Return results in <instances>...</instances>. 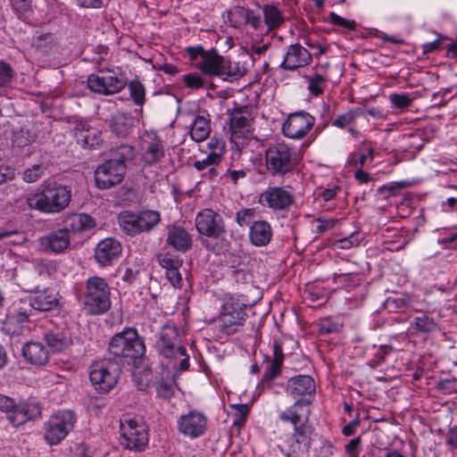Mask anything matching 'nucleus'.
Listing matches in <instances>:
<instances>
[{
  "instance_id": "nucleus-48",
  "label": "nucleus",
  "mask_w": 457,
  "mask_h": 457,
  "mask_svg": "<svg viewBox=\"0 0 457 457\" xmlns=\"http://www.w3.org/2000/svg\"><path fill=\"white\" fill-rule=\"evenodd\" d=\"M233 409L232 421L233 426L241 428L245 425L247 416L249 414V408L246 404H234L231 405Z\"/></svg>"
},
{
  "instance_id": "nucleus-34",
  "label": "nucleus",
  "mask_w": 457,
  "mask_h": 457,
  "mask_svg": "<svg viewBox=\"0 0 457 457\" xmlns=\"http://www.w3.org/2000/svg\"><path fill=\"white\" fill-rule=\"evenodd\" d=\"M45 340L53 352H62L72 345L71 337L65 332H48Z\"/></svg>"
},
{
  "instance_id": "nucleus-26",
  "label": "nucleus",
  "mask_w": 457,
  "mask_h": 457,
  "mask_svg": "<svg viewBox=\"0 0 457 457\" xmlns=\"http://www.w3.org/2000/svg\"><path fill=\"white\" fill-rule=\"evenodd\" d=\"M137 120L128 112H118L110 120L109 128L118 137H127L134 130Z\"/></svg>"
},
{
  "instance_id": "nucleus-5",
  "label": "nucleus",
  "mask_w": 457,
  "mask_h": 457,
  "mask_svg": "<svg viewBox=\"0 0 457 457\" xmlns=\"http://www.w3.org/2000/svg\"><path fill=\"white\" fill-rule=\"evenodd\" d=\"M145 351L144 341L134 328H125L112 336L109 342V352L116 357L137 359Z\"/></svg>"
},
{
  "instance_id": "nucleus-57",
  "label": "nucleus",
  "mask_w": 457,
  "mask_h": 457,
  "mask_svg": "<svg viewBox=\"0 0 457 457\" xmlns=\"http://www.w3.org/2000/svg\"><path fill=\"white\" fill-rule=\"evenodd\" d=\"M187 87L194 89H198L204 87V80L198 74L189 73L184 76L183 79Z\"/></svg>"
},
{
  "instance_id": "nucleus-24",
  "label": "nucleus",
  "mask_w": 457,
  "mask_h": 457,
  "mask_svg": "<svg viewBox=\"0 0 457 457\" xmlns=\"http://www.w3.org/2000/svg\"><path fill=\"white\" fill-rule=\"evenodd\" d=\"M63 229L69 232L82 233L94 228L96 225L95 219L87 213H71L63 218Z\"/></svg>"
},
{
  "instance_id": "nucleus-11",
  "label": "nucleus",
  "mask_w": 457,
  "mask_h": 457,
  "mask_svg": "<svg viewBox=\"0 0 457 457\" xmlns=\"http://www.w3.org/2000/svg\"><path fill=\"white\" fill-rule=\"evenodd\" d=\"M76 418L71 411L64 410L51 416L45 425V439L51 445L59 444L73 428Z\"/></svg>"
},
{
  "instance_id": "nucleus-20",
  "label": "nucleus",
  "mask_w": 457,
  "mask_h": 457,
  "mask_svg": "<svg viewBox=\"0 0 457 457\" xmlns=\"http://www.w3.org/2000/svg\"><path fill=\"white\" fill-rule=\"evenodd\" d=\"M120 253V243L116 239L107 237L97 244L95 258L101 266H109L119 258Z\"/></svg>"
},
{
  "instance_id": "nucleus-61",
  "label": "nucleus",
  "mask_w": 457,
  "mask_h": 457,
  "mask_svg": "<svg viewBox=\"0 0 457 457\" xmlns=\"http://www.w3.org/2000/svg\"><path fill=\"white\" fill-rule=\"evenodd\" d=\"M156 392L158 397L162 399H170L173 395V388L171 385L161 382L156 386Z\"/></svg>"
},
{
  "instance_id": "nucleus-17",
  "label": "nucleus",
  "mask_w": 457,
  "mask_h": 457,
  "mask_svg": "<svg viewBox=\"0 0 457 457\" xmlns=\"http://www.w3.org/2000/svg\"><path fill=\"white\" fill-rule=\"evenodd\" d=\"M259 203L273 211H285L293 204L294 195L285 187H269L261 194Z\"/></svg>"
},
{
  "instance_id": "nucleus-64",
  "label": "nucleus",
  "mask_w": 457,
  "mask_h": 457,
  "mask_svg": "<svg viewBox=\"0 0 457 457\" xmlns=\"http://www.w3.org/2000/svg\"><path fill=\"white\" fill-rule=\"evenodd\" d=\"M446 444L457 449V427L449 429L446 435Z\"/></svg>"
},
{
  "instance_id": "nucleus-38",
  "label": "nucleus",
  "mask_w": 457,
  "mask_h": 457,
  "mask_svg": "<svg viewBox=\"0 0 457 457\" xmlns=\"http://www.w3.org/2000/svg\"><path fill=\"white\" fill-rule=\"evenodd\" d=\"M236 15L244 17L247 23L251 24L254 29H257L261 25V17L255 15L253 11H245L243 7H237L234 11L228 12V20L231 26L237 27L238 21L234 20Z\"/></svg>"
},
{
  "instance_id": "nucleus-10",
  "label": "nucleus",
  "mask_w": 457,
  "mask_h": 457,
  "mask_svg": "<svg viewBox=\"0 0 457 457\" xmlns=\"http://www.w3.org/2000/svg\"><path fill=\"white\" fill-rule=\"evenodd\" d=\"M245 307L243 303L234 297H228L225 300L219 318L221 332L232 335L239 331L247 316Z\"/></svg>"
},
{
  "instance_id": "nucleus-52",
  "label": "nucleus",
  "mask_w": 457,
  "mask_h": 457,
  "mask_svg": "<svg viewBox=\"0 0 457 457\" xmlns=\"http://www.w3.org/2000/svg\"><path fill=\"white\" fill-rule=\"evenodd\" d=\"M388 303H393L398 309L403 308H411L415 312H423L424 308L416 307L414 304V296L406 295L402 297H397L393 300L388 301Z\"/></svg>"
},
{
  "instance_id": "nucleus-42",
  "label": "nucleus",
  "mask_w": 457,
  "mask_h": 457,
  "mask_svg": "<svg viewBox=\"0 0 457 457\" xmlns=\"http://www.w3.org/2000/svg\"><path fill=\"white\" fill-rule=\"evenodd\" d=\"M32 46L37 54L46 55L52 52L55 46L52 34H42L33 39Z\"/></svg>"
},
{
  "instance_id": "nucleus-46",
  "label": "nucleus",
  "mask_w": 457,
  "mask_h": 457,
  "mask_svg": "<svg viewBox=\"0 0 457 457\" xmlns=\"http://www.w3.org/2000/svg\"><path fill=\"white\" fill-rule=\"evenodd\" d=\"M129 90L134 104L142 106L145 101V88L143 83L137 79H133L129 83Z\"/></svg>"
},
{
  "instance_id": "nucleus-60",
  "label": "nucleus",
  "mask_w": 457,
  "mask_h": 457,
  "mask_svg": "<svg viewBox=\"0 0 457 457\" xmlns=\"http://www.w3.org/2000/svg\"><path fill=\"white\" fill-rule=\"evenodd\" d=\"M16 405L12 398L0 394V411L6 412L7 417L13 412Z\"/></svg>"
},
{
  "instance_id": "nucleus-2",
  "label": "nucleus",
  "mask_w": 457,
  "mask_h": 457,
  "mask_svg": "<svg viewBox=\"0 0 457 457\" xmlns=\"http://www.w3.org/2000/svg\"><path fill=\"white\" fill-rule=\"evenodd\" d=\"M71 191L55 181H45L40 189L27 198L30 209L43 213H58L68 207Z\"/></svg>"
},
{
  "instance_id": "nucleus-35",
  "label": "nucleus",
  "mask_w": 457,
  "mask_h": 457,
  "mask_svg": "<svg viewBox=\"0 0 457 457\" xmlns=\"http://www.w3.org/2000/svg\"><path fill=\"white\" fill-rule=\"evenodd\" d=\"M37 138V133L29 126H24L16 129L12 133V145L16 147H24L33 143Z\"/></svg>"
},
{
  "instance_id": "nucleus-22",
  "label": "nucleus",
  "mask_w": 457,
  "mask_h": 457,
  "mask_svg": "<svg viewBox=\"0 0 457 457\" xmlns=\"http://www.w3.org/2000/svg\"><path fill=\"white\" fill-rule=\"evenodd\" d=\"M70 244V237L63 228L50 232L39 238V245L46 253H62Z\"/></svg>"
},
{
  "instance_id": "nucleus-62",
  "label": "nucleus",
  "mask_w": 457,
  "mask_h": 457,
  "mask_svg": "<svg viewBox=\"0 0 457 457\" xmlns=\"http://www.w3.org/2000/svg\"><path fill=\"white\" fill-rule=\"evenodd\" d=\"M187 53L192 61H196L198 57L203 60L208 54V51H205L202 46H189L187 48Z\"/></svg>"
},
{
  "instance_id": "nucleus-14",
  "label": "nucleus",
  "mask_w": 457,
  "mask_h": 457,
  "mask_svg": "<svg viewBox=\"0 0 457 457\" xmlns=\"http://www.w3.org/2000/svg\"><path fill=\"white\" fill-rule=\"evenodd\" d=\"M126 85V79L122 75L115 73L91 74L87 78L88 88L99 95L116 94L123 89Z\"/></svg>"
},
{
  "instance_id": "nucleus-32",
  "label": "nucleus",
  "mask_w": 457,
  "mask_h": 457,
  "mask_svg": "<svg viewBox=\"0 0 457 457\" xmlns=\"http://www.w3.org/2000/svg\"><path fill=\"white\" fill-rule=\"evenodd\" d=\"M75 135L78 144L83 147L94 148L103 142L101 131L90 126L77 127Z\"/></svg>"
},
{
  "instance_id": "nucleus-54",
  "label": "nucleus",
  "mask_w": 457,
  "mask_h": 457,
  "mask_svg": "<svg viewBox=\"0 0 457 457\" xmlns=\"http://www.w3.org/2000/svg\"><path fill=\"white\" fill-rule=\"evenodd\" d=\"M389 100L395 108L403 110L411 106L413 98H411L408 94L395 93L389 96Z\"/></svg>"
},
{
  "instance_id": "nucleus-33",
  "label": "nucleus",
  "mask_w": 457,
  "mask_h": 457,
  "mask_svg": "<svg viewBox=\"0 0 457 457\" xmlns=\"http://www.w3.org/2000/svg\"><path fill=\"white\" fill-rule=\"evenodd\" d=\"M211 134L210 120L203 115H197L191 124L190 137L197 142L204 141Z\"/></svg>"
},
{
  "instance_id": "nucleus-7",
  "label": "nucleus",
  "mask_w": 457,
  "mask_h": 457,
  "mask_svg": "<svg viewBox=\"0 0 457 457\" xmlns=\"http://www.w3.org/2000/svg\"><path fill=\"white\" fill-rule=\"evenodd\" d=\"M265 162L267 170L272 176H285L295 169L297 158L294 148L278 142L266 150Z\"/></svg>"
},
{
  "instance_id": "nucleus-21",
  "label": "nucleus",
  "mask_w": 457,
  "mask_h": 457,
  "mask_svg": "<svg viewBox=\"0 0 457 457\" xmlns=\"http://www.w3.org/2000/svg\"><path fill=\"white\" fill-rule=\"evenodd\" d=\"M166 243L176 251L186 253L193 246V237L184 227L172 224L167 227Z\"/></svg>"
},
{
  "instance_id": "nucleus-40",
  "label": "nucleus",
  "mask_w": 457,
  "mask_h": 457,
  "mask_svg": "<svg viewBox=\"0 0 457 457\" xmlns=\"http://www.w3.org/2000/svg\"><path fill=\"white\" fill-rule=\"evenodd\" d=\"M245 65L239 61H233L224 57L221 76H227L231 79H237L245 73Z\"/></svg>"
},
{
  "instance_id": "nucleus-55",
  "label": "nucleus",
  "mask_w": 457,
  "mask_h": 457,
  "mask_svg": "<svg viewBox=\"0 0 457 457\" xmlns=\"http://www.w3.org/2000/svg\"><path fill=\"white\" fill-rule=\"evenodd\" d=\"M329 21L338 27L345 28L349 30H354L356 29V22L353 20H347L334 12L329 13Z\"/></svg>"
},
{
  "instance_id": "nucleus-39",
  "label": "nucleus",
  "mask_w": 457,
  "mask_h": 457,
  "mask_svg": "<svg viewBox=\"0 0 457 457\" xmlns=\"http://www.w3.org/2000/svg\"><path fill=\"white\" fill-rule=\"evenodd\" d=\"M411 328L415 332L428 334L436 330L437 323L433 318L423 314L413 318L411 322Z\"/></svg>"
},
{
  "instance_id": "nucleus-51",
  "label": "nucleus",
  "mask_w": 457,
  "mask_h": 457,
  "mask_svg": "<svg viewBox=\"0 0 457 457\" xmlns=\"http://www.w3.org/2000/svg\"><path fill=\"white\" fill-rule=\"evenodd\" d=\"M15 75L12 66L4 61H0V87H8Z\"/></svg>"
},
{
  "instance_id": "nucleus-1",
  "label": "nucleus",
  "mask_w": 457,
  "mask_h": 457,
  "mask_svg": "<svg viewBox=\"0 0 457 457\" xmlns=\"http://www.w3.org/2000/svg\"><path fill=\"white\" fill-rule=\"evenodd\" d=\"M315 391V381L309 375H298L287 380V393L298 399L278 414L282 423L293 426L292 433L284 440L285 450L281 449L286 457H303L312 447L315 429L310 420V405Z\"/></svg>"
},
{
  "instance_id": "nucleus-43",
  "label": "nucleus",
  "mask_w": 457,
  "mask_h": 457,
  "mask_svg": "<svg viewBox=\"0 0 457 457\" xmlns=\"http://www.w3.org/2000/svg\"><path fill=\"white\" fill-rule=\"evenodd\" d=\"M363 113L364 110L361 108L350 109L342 114H338L332 120V125L339 129H345V127L351 125L358 117L361 116Z\"/></svg>"
},
{
  "instance_id": "nucleus-3",
  "label": "nucleus",
  "mask_w": 457,
  "mask_h": 457,
  "mask_svg": "<svg viewBox=\"0 0 457 457\" xmlns=\"http://www.w3.org/2000/svg\"><path fill=\"white\" fill-rule=\"evenodd\" d=\"M195 226L203 246L208 251L216 252L217 245L212 243L211 239H219L225 235V222L221 215L212 209H203L195 216Z\"/></svg>"
},
{
  "instance_id": "nucleus-27",
  "label": "nucleus",
  "mask_w": 457,
  "mask_h": 457,
  "mask_svg": "<svg viewBox=\"0 0 457 457\" xmlns=\"http://www.w3.org/2000/svg\"><path fill=\"white\" fill-rule=\"evenodd\" d=\"M272 228L270 224L264 220H254L249 228V240L257 247L266 246L272 238Z\"/></svg>"
},
{
  "instance_id": "nucleus-63",
  "label": "nucleus",
  "mask_w": 457,
  "mask_h": 457,
  "mask_svg": "<svg viewBox=\"0 0 457 457\" xmlns=\"http://www.w3.org/2000/svg\"><path fill=\"white\" fill-rule=\"evenodd\" d=\"M374 153H375V151H374L373 148H369L367 154H362L358 159L353 158L351 162H352L353 165L359 164L361 166V167H363L365 165L366 161H367L368 158H370V161L373 160Z\"/></svg>"
},
{
  "instance_id": "nucleus-25",
  "label": "nucleus",
  "mask_w": 457,
  "mask_h": 457,
  "mask_svg": "<svg viewBox=\"0 0 457 457\" xmlns=\"http://www.w3.org/2000/svg\"><path fill=\"white\" fill-rule=\"evenodd\" d=\"M59 303L58 293L54 289L46 288L38 291L35 295L30 296L28 305L30 309L38 312H47L57 307Z\"/></svg>"
},
{
  "instance_id": "nucleus-44",
  "label": "nucleus",
  "mask_w": 457,
  "mask_h": 457,
  "mask_svg": "<svg viewBox=\"0 0 457 457\" xmlns=\"http://www.w3.org/2000/svg\"><path fill=\"white\" fill-rule=\"evenodd\" d=\"M158 263L166 270L173 268H180L183 264V261L173 253L169 251H162L157 256Z\"/></svg>"
},
{
  "instance_id": "nucleus-15",
  "label": "nucleus",
  "mask_w": 457,
  "mask_h": 457,
  "mask_svg": "<svg viewBox=\"0 0 457 457\" xmlns=\"http://www.w3.org/2000/svg\"><path fill=\"white\" fill-rule=\"evenodd\" d=\"M315 119L306 112H296L288 115L282 125L285 137L292 139H302L314 125Z\"/></svg>"
},
{
  "instance_id": "nucleus-45",
  "label": "nucleus",
  "mask_w": 457,
  "mask_h": 457,
  "mask_svg": "<svg viewBox=\"0 0 457 457\" xmlns=\"http://www.w3.org/2000/svg\"><path fill=\"white\" fill-rule=\"evenodd\" d=\"M308 81V90L310 93L318 96L324 92V87L328 79L327 74H313L306 77Z\"/></svg>"
},
{
  "instance_id": "nucleus-4",
  "label": "nucleus",
  "mask_w": 457,
  "mask_h": 457,
  "mask_svg": "<svg viewBox=\"0 0 457 457\" xmlns=\"http://www.w3.org/2000/svg\"><path fill=\"white\" fill-rule=\"evenodd\" d=\"M83 305L91 315H100L110 310L111 288L104 278L94 276L87 279Z\"/></svg>"
},
{
  "instance_id": "nucleus-50",
  "label": "nucleus",
  "mask_w": 457,
  "mask_h": 457,
  "mask_svg": "<svg viewBox=\"0 0 457 457\" xmlns=\"http://www.w3.org/2000/svg\"><path fill=\"white\" fill-rule=\"evenodd\" d=\"M256 211L253 208H244L236 213V222L239 227L251 226Z\"/></svg>"
},
{
  "instance_id": "nucleus-31",
  "label": "nucleus",
  "mask_w": 457,
  "mask_h": 457,
  "mask_svg": "<svg viewBox=\"0 0 457 457\" xmlns=\"http://www.w3.org/2000/svg\"><path fill=\"white\" fill-rule=\"evenodd\" d=\"M22 355L26 361L34 365H44L48 361L47 349L40 342H29L22 347Z\"/></svg>"
},
{
  "instance_id": "nucleus-12",
  "label": "nucleus",
  "mask_w": 457,
  "mask_h": 457,
  "mask_svg": "<svg viewBox=\"0 0 457 457\" xmlns=\"http://www.w3.org/2000/svg\"><path fill=\"white\" fill-rule=\"evenodd\" d=\"M126 174V164L122 161L107 160L95 171L96 185L100 189H108L120 183Z\"/></svg>"
},
{
  "instance_id": "nucleus-56",
  "label": "nucleus",
  "mask_w": 457,
  "mask_h": 457,
  "mask_svg": "<svg viewBox=\"0 0 457 457\" xmlns=\"http://www.w3.org/2000/svg\"><path fill=\"white\" fill-rule=\"evenodd\" d=\"M165 275L169 282L174 287L178 288H181L183 286L182 276L179 272V268L170 269L165 271Z\"/></svg>"
},
{
  "instance_id": "nucleus-16",
  "label": "nucleus",
  "mask_w": 457,
  "mask_h": 457,
  "mask_svg": "<svg viewBox=\"0 0 457 457\" xmlns=\"http://www.w3.org/2000/svg\"><path fill=\"white\" fill-rule=\"evenodd\" d=\"M157 346L166 358L186 355V348L181 345L179 329L173 325H166L162 328Z\"/></svg>"
},
{
  "instance_id": "nucleus-49",
  "label": "nucleus",
  "mask_w": 457,
  "mask_h": 457,
  "mask_svg": "<svg viewBox=\"0 0 457 457\" xmlns=\"http://www.w3.org/2000/svg\"><path fill=\"white\" fill-rule=\"evenodd\" d=\"M46 166L43 163L34 164L23 171V180L33 183L38 180L45 173Z\"/></svg>"
},
{
  "instance_id": "nucleus-9",
  "label": "nucleus",
  "mask_w": 457,
  "mask_h": 457,
  "mask_svg": "<svg viewBox=\"0 0 457 457\" xmlns=\"http://www.w3.org/2000/svg\"><path fill=\"white\" fill-rule=\"evenodd\" d=\"M120 444L126 449L142 452L149 441L147 426L137 419H126L120 421Z\"/></svg>"
},
{
  "instance_id": "nucleus-19",
  "label": "nucleus",
  "mask_w": 457,
  "mask_h": 457,
  "mask_svg": "<svg viewBox=\"0 0 457 457\" xmlns=\"http://www.w3.org/2000/svg\"><path fill=\"white\" fill-rule=\"evenodd\" d=\"M312 61V54L300 44H292L287 47L279 67L285 71H295L309 65Z\"/></svg>"
},
{
  "instance_id": "nucleus-23",
  "label": "nucleus",
  "mask_w": 457,
  "mask_h": 457,
  "mask_svg": "<svg viewBox=\"0 0 457 457\" xmlns=\"http://www.w3.org/2000/svg\"><path fill=\"white\" fill-rule=\"evenodd\" d=\"M284 361V353L282 347L274 343L272 346V360L270 356H265L263 362L264 373L262 378V383L270 385V383L281 374V367Z\"/></svg>"
},
{
  "instance_id": "nucleus-18",
  "label": "nucleus",
  "mask_w": 457,
  "mask_h": 457,
  "mask_svg": "<svg viewBox=\"0 0 457 457\" xmlns=\"http://www.w3.org/2000/svg\"><path fill=\"white\" fill-rule=\"evenodd\" d=\"M178 428L181 434L190 438L199 437L207 428V418L201 411H191L179 417Z\"/></svg>"
},
{
  "instance_id": "nucleus-36",
  "label": "nucleus",
  "mask_w": 457,
  "mask_h": 457,
  "mask_svg": "<svg viewBox=\"0 0 457 457\" xmlns=\"http://www.w3.org/2000/svg\"><path fill=\"white\" fill-rule=\"evenodd\" d=\"M264 22L270 30L278 28L284 21L282 12L273 4L262 7Z\"/></svg>"
},
{
  "instance_id": "nucleus-13",
  "label": "nucleus",
  "mask_w": 457,
  "mask_h": 457,
  "mask_svg": "<svg viewBox=\"0 0 457 457\" xmlns=\"http://www.w3.org/2000/svg\"><path fill=\"white\" fill-rule=\"evenodd\" d=\"M138 148L142 161L147 165L159 163L165 156V147L160 136L145 130L139 137Z\"/></svg>"
},
{
  "instance_id": "nucleus-47",
  "label": "nucleus",
  "mask_w": 457,
  "mask_h": 457,
  "mask_svg": "<svg viewBox=\"0 0 457 457\" xmlns=\"http://www.w3.org/2000/svg\"><path fill=\"white\" fill-rule=\"evenodd\" d=\"M30 310L27 302H21L18 305L14 304L6 316L12 317L13 320L25 323L29 320V316L30 315L29 311Z\"/></svg>"
},
{
  "instance_id": "nucleus-53",
  "label": "nucleus",
  "mask_w": 457,
  "mask_h": 457,
  "mask_svg": "<svg viewBox=\"0 0 457 457\" xmlns=\"http://www.w3.org/2000/svg\"><path fill=\"white\" fill-rule=\"evenodd\" d=\"M135 155V149L130 145H121L117 147L112 160L122 161L125 164L127 161H131Z\"/></svg>"
},
{
  "instance_id": "nucleus-30",
  "label": "nucleus",
  "mask_w": 457,
  "mask_h": 457,
  "mask_svg": "<svg viewBox=\"0 0 457 457\" xmlns=\"http://www.w3.org/2000/svg\"><path fill=\"white\" fill-rule=\"evenodd\" d=\"M224 57L220 55L214 48L208 51L203 60L197 62V68L209 76H221Z\"/></svg>"
},
{
  "instance_id": "nucleus-37",
  "label": "nucleus",
  "mask_w": 457,
  "mask_h": 457,
  "mask_svg": "<svg viewBox=\"0 0 457 457\" xmlns=\"http://www.w3.org/2000/svg\"><path fill=\"white\" fill-rule=\"evenodd\" d=\"M224 152L225 145L218 143L214 152H210V154L201 161H195L194 162V167L197 170L201 171L211 166H216L221 162Z\"/></svg>"
},
{
  "instance_id": "nucleus-28",
  "label": "nucleus",
  "mask_w": 457,
  "mask_h": 457,
  "mask_svg": "<svg viewBox=\"0 0 457 457\" xmlns=\"http://www.w3.org/2000/svg\"><path fill=\"white\" fill-rule=\"evenodd\" d=\"M41 413V407L37 403H20L12 414H9L10 422L18 427L26 421L38 417Z\"/></svg>"
},
{
  "instance_id": "nucleus-6",
  "label": "nucleus",
  "mask_w": 457,
  "mask_h": 457,
  "mask_svg": "<svg viewBox=\"0 0 457 457\" xmlns=\"http://www.w3.org/2000/svg\"><path fill=\"white\" fill-rule=\"evenodd\" d=\"M161 220V214L154 210H143L138 212L123 211L118 216L121 230L129 236L150 232Z\"/></svg>"
},
{
  "instance_id": "nucleus-8",
  "label": "nucleus",
  "mask_w": 457,
  "mask_h": 457,
  "mask_svg": "<svg viewBox=\"0 0 457 457\" xmlns=\"http://www.w3.org/2000/svg\"><path fill=\"white\" fill-rule=\"evenodd\" d=\"M120 371L117 361L111 360L96 361L90 368V381L96 391L108 393L117 384Z\"/></svg>"
},
{
  "instance_id": "nucleus-41",
  "label": "nucleus",
  "mask_w": 457,
  "mask_h": 457,
  "mask_svg": "<svg viewBox=\"0 0 457 457\" xmlns=\"http://www.w3.org/2000/svg\"><path fill=\"white\" fill-rule=\"evenodd\" d=\"M2 331L11 337L23 336L29 332V328L23 322L13 320L12 317H7L3 322Z\"/></svg>"
},
{
  "instance_id": "nucleus-58",
  "label": "nucleus",
  "mask_w": 457,
  "mask_h": 457,
  "mask_svg": "<svg viewBox=\"0 0 457 457\" xmlns=\"http://www.w3.org/2000/svg\"><path fill=\"white\" fill-rule=\"evenodd\" d=\"M337 449L329 441L322 442L318 450V457H335Z\"/></svg>"
},
{
  "instance_id": "nucleus-59",
  "label": "nucleus",
  "mask_w": 457,
  "mask_h": 457,
  "mask_svg": "<svg viewBox=\"0 0 457 457\" xmlns=\"http://www.w3.org/2000/svg\"><path fill=\"white\" fill-rule=\"evenodd\" d=\"M360 445H361V437L357 436L351 439L348 444L345 445V453L350 457H358L360 454Z\"/></svg>"
},
{
  "instance_id": "nucleus-29",
  "label": "nucleus",
  "mask_w": 457,
  "mask_h": 457,
  "mask_svg": "<svg viewBox=\"0 0 457 457\" xmlns=\"http://www.w3.org/2000/svg\"><path fill=\"white\" fill-rule=\"evenodd\" d=\"M248 107L235 108L229 113V129L232 137H240L250 129Z\"/></svg>"
}]
</instances>
